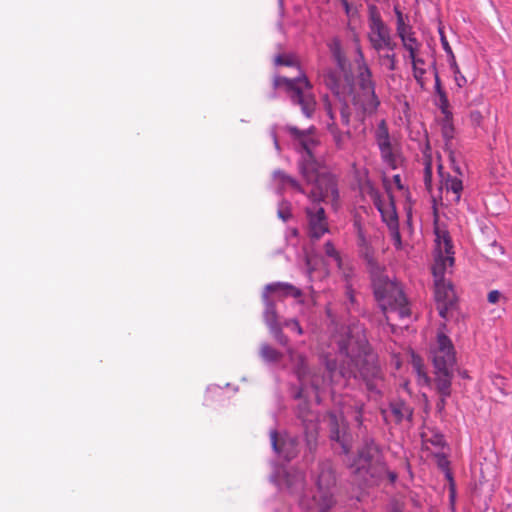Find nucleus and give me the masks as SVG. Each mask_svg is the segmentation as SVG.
I'll list each match as a JSON object with an SVG mask.
<instances>
[{
	"label": "nucleus",
	"mask_w": 512,
	"mask_h": 512,
	"mask_svg": "<svg viewBox=\"0 0 512 512\" xmlns=\"http://www.w3.org/2000/svg\"><path fill=\"white\" fill-rule=\"evenodd\" d=\"M341 366L337 372V363L327 360L326 368L330 381H338L337 377L350 378L358 375L367 383L369 389H374L376 380L381 379V369L377 355L372 351L361 324H351L337 337Z\"/></svg>",
	"instance_id": "nucleus-1"
},
{
	"label": "nucleus",
	"mask_w": 512,
	"mask_h": 512,
	"mask_svg": "<svg viewBox=\"0 0 512 512\" xmlns=\"http://www.w3.org/2000/svg\"><path fill=\"white\" fill-rule=\"evenodd\" d=\"M435 235L436 248L434 264L432 266L435 300L437 302L439 315L442 318H446L449 308H451L456 301L455 291L450 281L445 279V274L448 273L454 265V250L451 238L446 230L436 227Z\"/></svg>",
	"instance_id": "nucleus-2"
},
{
	"label": "nucleus",
	"mask_w": 512,
	"mask_h": 512,
	"mask_svg": "<svg viewBox=\"0 0 512 512\" xmlns=\"http://www.w3.org/2000/svg\"><path fill=\"white\" fill-rule=\"evenodd\" d=\"M374 296L389 323V312H395L400 319L410 316V308L400 285L382 273L375 271L371 278Z\"/></svg>",
	"instance_id": "nucleus-3"
},
{
	"label": "nucleus",
	"mask_w": 512,
	"mask_h": 512,
	"mask_svg": "<svg viewBox=\"0 0 512 512\" xmlns=\"http://www.w3.org/2000/svg\"><path fill=\"white\" fill-rule=\"evenodd\" d=\"M355 63L357 64V91L353 97V104L361 111L360 120L363 122L366 116H371L378 110L380 100L375 93V83L372 80V72L369 69L358 40H356Z\"/></svg>",
	"instance_id": "nucleus-4"
},
{
	"label": "nucleus",
	"mask_w": 512,
	"mask_h": 512,
	"mask_svg": "<svg viewBox=\"0 0 512 512\" xmlns=\"http://www.w3.org/2000/svg\"><path fill=\"white\" fill-rule=\"evenodd\" d=\"M274 86L284 87L289 93L292 102L301 107L302 113L307 118H312L316 109V100L314 95L310 92L312 84L302 71H300L299 76L295 78H287L284 76L276 77L274 79Z\"/></svg>",
	"instance_id": "nucleus-5"
},
{
	"label": "nucleus",
	"mask_w": 512,
	"mask_h": 512,
	"mask_svg": "<svg viewBox=\"0 0 512 512\" xmlns=\"http://www.w3.org/2000/svg\"><path fill=\"white\" fill-rule=\"evenodd\" d=\"M301 175L305 182L312 186L307 196L313 205H319L321 202L335 204L338 201L337 179L322 164L319 167H315V171L311 175Z\"/></svg>",
	"instance_id": "nucleus-6"
},
{
	"label": "nucleus",
	"mask_w": 512,
	"mask_h": 512,
	"mask_svg": "<svg viewBox=\"0 0 512 512\" xmlns=\"http://www.w3.org/2000/svg\"><path fill=\"white\" fill-rule=\"evenodd\" d=\"M285 130L301 147L302 157L299 162L300 174H305L306 176L311 175V173H314L315 167H319L321 164L314 156V150L320 145L316 128L311 126L308 129L301 130L296 126L287 125Z\"/></svg>",
	"instance_id": "nucleus-7"
},
{
	"label": "nucleus",
	"mask_w": 512,
	"mask_h": 512,
	"mask_svg": "<svg viewBox=\"0 0 512 512\" xmlns=\"http://www.w3.org/2000/svg\"><path fill=\"white\" fill-rule=\"evenodd\" d=\"M343 454L351 472L367 485L376 483L384 471L383 463L373 462L370 450H344Z\"/></svg>",
	"instance_id": "nucleus-8"
},
{
	"label": "nucleus",
	"mask_w": 512,
	"mask_h": 512,
	"mask_svg": "<svg viewBox=\"0 0 512 512\" xmlns=\"http://www.w3.org/2000/svg\"><path fill=\"white\" fill-rule=\"evenodd\" d=\"M316 484L314 500L319 506V512H330L335 504L333 489L336 485L335 472L330 462L320 464Z\"/></svg>",
	"instance_id": "nucleus-9"
},
{
	"label": "nucleus",
	"mask_w": 512,
	"mask_h": 512,
	"mask_svg": "<svg viewBox=\"0 0 512 512\" xmlns=\"http://www.w3.org/2000/svg\"><path fill=\"white\" fill-rule=\"evenodd\" d=\"M368 39L376 52L394 51L397 46L389 27L384 23L375 8L370 13Z\"/></svg>",
	"instance_id": "nucleus-10"
},
{
	"label": "nucleus",
	"mask_w": 512,
	"mask_h": 512,
	"mask_svg": "<svg viewBox=\"0 0 512 512\" xmlns=\"http://www.w3.org/2000/svg\"><path fill=\"white\" fill-rule=\"evenodd\" d=\"M394 13L396 16V35L401 40L403 48L408 52V57L414 58L419 55L422 43L417 39L408 16L402 13L399 6H394Z\"/></svg>",
	"instance_id": "nucleus-11"
},
{
	"label": "nucleus",
	"mask_w": 512,
	"mask_h": 512,
	"mask_svg": "<svg viewBox=\"0 0 512 512\" xmlns=\"http://www.w3.org/2000/svg\"><path fill=\"white\" fill-rule=\"evenodd\" d=\"M290 357L300 382V389L295 395L296 398H303L308 386L317 391L325 384L326 379L309 369L306 358L303 355L291 353Z\"/></svg>",
	"instance_id": "nucleus-12"
},
{
	"label": "nucleus",
	"mask_w": 512,
	"mask_h": 512,
	"mask_svg": "<svg viewBox=\"0 0 512 512\" xmlns=\"http://www.w3.org/2000/svg\"><path fill=\"white\" fill-rule=\"evenodd\" d=\"M431 353L435 370H453L456 363V353L451 340L445 334L438 333L436 346Z\"/></svg>",
	"instance_id": "nucleus-13"
},
{
	"label": "nucleus",
	"mask_w": 512,
	"mask_h": 512,
	"mask_svg": "<svg viewBox=\"0 0 512 512\" xmlns=\"http://www.w3.org/2000/svg\"><path fill=\"white\" fill-rule=\"evenodd\" d=\"M309 235L314 240H319L326 232H328V222L323 207L319 205H313L305 209Z\"/></svg>",
	"instance_id": "nucleus-14"
},
{
	"label": "nucleus",
	"mask_w": 512,
	"mask_h": 512,
	"mask_svg": "<svg viewBox=\"0 0 512 512\" xmlns=\"http://www.w3.org/2000/svg\"><path fill=\"white\" fill-rule=\"evenodd\" d=\"M373 203L381 214L382 221L386 223L388 228L399 224L395 204L391 196L382 198L378 193H375L373 195Z\"/></svg>",
	"instance_id": "nucleus-15"
},
{
	"label": "nucleus",
	"mask_w": 512,
	"mask_h": 512,
	"mask_svg": "<svg viewBox=\"0 0 512 512\" xmlns=\"http://www.w3.org/2000/svg\"><path fill=\"white\" fill-rule=\"evenodd\" d=\"M328 426L330 431V438L339 443L342 448H346V430L347 425L344 418L340 415L330 413L328 414Z\"/></svg>",
	"instance_id": "nucleus-16"
},
{
	"label": "nucleus",
	"mask_w": 512,
	"mask_h": 512,
	"mask_svg": "<svg viewBox=\"0 0 512 512\" xmlns=\"http://www.w3.org/2000/svg\"><path fill=\"white\" fill-rule=\"evenodd\" d=\"M438 174L440 177V191L443 192L445 190L447 194L451 192L453 195V200L458 201L460 199V193L463 189L462 181L457 177L450 176L448 173L445 174L442 165L438 166Z\"/></svg>",
	"instance_id": "nucleus-17"
},
{
	"label": "nucleus",
	"mask_w": 512,
	"mask_h": 512,
	"mask_svg": "<svg viewBox=\"0 0 512 512\" xmlns=\"http://www.w3.org/2000/svg\"><path fill=\"white\" fill-rule=\"evenodd\" d=\"M268 293H274L277 294L280 297H293V298H299L302 295V292L297 287L293 286L292 284L285 283V282H275L268 284L265 287V291Z\"/></svg>",
	"instance_id": "nucleus-18"
},
{
	"label": "nucleus",
	"mask_w": 512,
	"mask_h": 512,
	"mask_svg": "<svg viewBox=\"0 0 512 512\" xmlns=\"http://www.w3.org/2000/svg\"><path fill=\"white\" fill-rule=\"evenodd\" d=\"M492 388L490 390L491 394L495 398V400H500L501 398L512 393V385L511 382L501 375H492L490 377Z\"/></svg>",
	"instance_id": "nucleus-19"
},
{
	"label": "nucleus",
	"mask_w": 512,
	"mask_h": 512,
	"mask_svg": "<svg viewBox=\"0 0 512 512\" xmlns=\"http://www.w3.org/2000/svg\"><path fill=\"white\" fill-rule=\"evenodd\" d=\"M327 130L332 137L337 150H344L352 134L348 131H342L336 123H327Z\"/></svg>",
	"instance_id": "nucleus-20"
},
{
	"label": "nucleus",
	"mask_w": 512,
	"mask_h": 512,
	"mask_svg": "<svg viewBox=\"0 0 512 512\" xmlns=\"http://www.w3.org/2000/svg\"><path fill=\"white\" fill-rule=\"evenodd\" d=\"M435 385L438 393L442 397H449L451 393L452 370L437 371L435 370Z\"/></svg>",
	"instance_id": "nucleus-21"
},
{
	"label": "nucleus",
	"mask_w": 512,
	"mask_h": 512,
	"mask_svg": "<svg viewBox=\"0 0 512 512\" xmlns=\"http://www.w3.org/2000/svg\"><path fill=\"white\" fill-rule=\"evenodd\" d=\"M262 300L265 304L264 311V320L269 329L274 328L275 326L281 325L278 321V316L276 312V308L272 300L269 298V294L263 292Z\"/></svg>",
	"instance_id": "nucleus-22"
},
{
	"label": "nucleus",
	"mask_w": 512,
	"mask_h": 512,
	"mask_svg": "<svg viewBox=\"0 0 512 512\" xmlns=\"http://www.w3.org/2000/svg\"><path fill=\"white\" fill-rule=\"evenodd\" d=\"M390 411L396 422L403 420L411 421L413 416L412 408L403 401H394L390 405Z\"/></svg>",
	"instance_id": "nucleus-23"
},
{
	"label": "nucleus",
	"mask_w": 512,
	"mask_h": 512,
	"mask_svg": "<svg viewBox=\"0 0 512 512\" xmlns=\"http://www.w3.org/2000/svg\"><path fill=\"white\" fill-rule=\"evenodd\" d=\"M434 458L436 460L437 466L444 472L445 478L449 482L450 492H451L450 497H451V499H453L454 495H455V482L453 479L452 472L449 468L450 462H449L447 456L442 452L436 453L434 455Z\"/></svg>",
	"instance_id": "nucleus-24"
},
{
	"label": "nucleus",
	"mask_w": 512,
	"mask_h": 512,
	"mask_svg": "<svg viewBox=\"0 0 512 512\" xmlns=\"http://www.w3.org/2000/svg\"><path fill=\"white\" fill-rule=\"evenodd\" d=\"M412 64L413 76L417 83L420 85L422 89H425L426 78L425 75L427 73L425 68V61L419 55L414 58H409Z\"/></svg>",
	"instance_id": "nucleus-25"
},
{
	"label": "nucleus",
	"mask_w": 512,
	"mask_h": 512,
	"mask_svg": "<svg viewBox=\"0 0 512 512\" xmlns=\"http://www.w3.org/2000/svg\"><path fill=\"white\" fill-rule=\"evenodd\" d=\"M378 148L380 150V155L383 162H385L392 169L397 168L398 157L394 152L391 141L378 144Z\"/></svg>",
	"instance_id": "nucleus-26"
},
{
	"label": "nucleus",
	"mask_w": 512,
	"mask_h": 512,
	"mask_svg": "<svg viewBox=\"0 0 512 512\" xmlns=\"http://www.w3.org/2000/svg\"><path fill=\"white\" fill-rule=\"evenodd\" d=\"M360 241H361L360 245L362 247V254H363V256L367 262V265L369 267L371 278H373V273L375 271H377L378 273H382L383 271H382L381 267L378 265V263L376 262L373 249L370 246H368V244L366 243V240L363 237L360 238Z\"/></svg>",
	"instance_id": "nucleus-27"
},
{
	"label": "nucleus",
	"mask_w": 512,
	"mask_h": 512,
	"mask_svg": "<svg viewBox=\"0 0 512 512\" xmlns=\"http://www.w3.org/2000/svg\"><path fill=\"white\" fill-rule=\"evenodd\" d=\"M330 51L337 62L338 67L345 71L347 67V58L345 56V53L342 49L341 42L339 39L334 38L331 43L329 44Z\"/></svg>",
	"instance_id": "nucleus-28"
},
{
	"label": "nucleus",
	"mask_w": 512,
	"mask_h": 512,
	"mask_svg": "<svg viewBox=\"0 0 512 512\" xmlns=\"http://www.w3.org/2000/svg\"><path fill=\"white\" fill-rule=\"evenodd\" d=\"M274 180L283 187H291L294 190L305 193L303 187L300 185V183L293 177L287 175L283 171H275L273 174Z\"/></svg>",
	"instance_id": "nucleus-29"
},
{
	"label": "nucleus",
	"mask_w": 512,
	"mask_h": 512,
	"mask_svg": "<svg viewBox=\"0 0 512 512\" xmlns=\"http://www.w3.org/2000/svg\"><path fill=\"white\" fill-rule=\"evenodd\" d=\"M378 63L385 67L388 71H394L397 68V57L395 53H382L377 52Z\"/></svg>",
	"instance_id": "nucleus-30"
},
{
	"label": "nucleus",
	"mask_w": 512,
	"mask_h": 512,
	"mask_svg": "<svg viewBox=\"0 0 512 512\" xmlns=\"http://www.w3.org/2000/svg\"><path fill=\"white\" fill-rule=\"evenodd\" d=\"M260 356L268 362H278L282 358V353L264 343L260 347Z\"/></svg>",
	"instance_id": "nucleus-31"
},
{
	"label": "nucleus",
	"mask_w": 512,
	"mask_h": 512,
	"mask_svg": "<svg viewBox=\"0 0 512 512\" xmlns=\"http://www.w3.org/2000/svg\"><path fill=\"white\" fill-rule=\"evenodd\" d=\"M375 140H376L377 145L380 143H385V142L391 141L387 122L385 119H382L377 125L376 131H375Z\"/></svg>",
	"instance_id": "nucleus-32"
},
{
	"label": "nucleus",
	"mask_w": 512,
	"mask_h": 512,
	"mask_svg": "<svg viewBox=\"0 0 512 512\" xmlns=\"http://www.w3.org/2000/svg\"><path fill=\"white\" fill-rule=\"evenodd\" d=\"M441 132L443 137L449 141L454 137V126L452 123V114L443 115V119L441 121Z\"/></svg>",
	"instance_id": "nucleus-33"
},
{
	"label": "nucleus",
	"mask_w": 512,
	"mask_h": 512,
	"mask_svg": "<svg viewBox=\"0 0 512 512\" xmlns=\"http://www.w3.org/2000/svg\"><path fill=\"white\" fill-rule=\"evenodd\" d=\"M275 64L281 66L299 67V62L294 54H280L275 57Z\"/></svg>",
	"instance_id": "nucleus-34"
},
{
	"label": "nucleus",
	"mask_w": 512,
	"mask_h": 512,
	"mask_svg": "<svg viewBox=\"0 0 512 512\" xmlns=\"http://www.w3.org/2000/svg\"><path fill=\"white\" fill-rule=\"evenodd\" d=\"M438 96L437 105L441 110L443 115H450L452 112L450 111V105L445 92H441Z\"/></svg>",
	"instance_id": "nucleus-35"
},
{
	"label": "nucleus",
	"mask_w": 512,
	"mask_h": 512,
	"mask_svg": "<svg viewBox=\"0 0 512 512\" xmlns=\"http://www.w3.org/2000/svg\"><path fill=\"white\" fill-rule=\"evenodd\" d=\"M391 234V239L393 241V244L397 250L402 249V240H401V234L399 231V224L396 226H392L388 228Z\"/></svg>",
	"instance_id": "nucleus-36"
},
{
	"label": "nucleus",
	"mask_w": 512,
	"mask_h": 512,
	"mask_svg": "<svg viewBox=\"0 0 512 512\" xmlns=\"http://www.w3.org/2000/svg\"><path fill=\"white\" fill-rule=\"evenodd\" d=\"M431 182H432V165L430 160L425 161L424 167V184L428 191H431Z\"/></svg>",
	"instance_id": "nucleus-37"
},
{
	"label": "nucleus",
	"mask_w": 512,
	"mask_h": 512,
	"mask_svg": "<svg viewBox=\"0 0 512 512\" xmlns=\"http://www.w3.org/2000/svg\"><path fill=\"white\" fill-rule=\"evenodd\" d=\"M324 248H325V253L328 256L333 257L337 261L338 267H341L342 259H341L340 255L338 254L337 250L335 249L334 245L328 241L325 243Z\"/></svg>",
	"instance_id": "nucleus-38"
},
{
	"label": "nucleus",
	"mask_w": 512,
	"mask_h": 512,
	"mask_svg": "<svg viewBox=\"0 0 512 512\" xmlns=\"http://www.w3.org/2000/svg\"><path fill=\"white\" fill-rule=\"evenodd\" d=\"M270 331L274 335V337H275V339L277 340L278 343H280L283 346L287 345L288 339L283 334L282 326L281 325H278V326H275L274 328H271Z\"/></svg>",
	"instance_id": "nucleus-39"
},
{
	"label": "nucleus",
	"mask_w": 512,
	"mask_h": 512,
	"mask_svg": "<svg viewBox=\"0 0 512 512\" xmlns=\"http://www.w3.org/2000/svg\"><path fill=\"white\" fill-rule=\"evenodd\" d=\"M340 116L342 124L348 126L350 124L351 112L347 104H342L340 108Z\"/></svg>",
	"instance_id": "nucleus-40"
},
{
	"label": "nucleus",
	"mask_w": 512,
	"mask_h": 512,
	"mask_svg": "<svg viewBox=\"0 0 512 512\" xmlns=\"http://www.w3.org/2000/svg\"><path fill=\"white\" fill-rule=\"evenodd\" d=\"M426 442H430L434 446H444L445 439L442 434L431 432V437L425 440Z\"/></svg>",
	"instance_id": "nucleus-41"
},
{
	"label": "nucleus",
	"mask_w": 512,
	"mask_h": 512,
	"mask_svg": "<svg viewBox=\"0 0 512 512\" xmlns=\"http://www.w3.org/2000/svg\"><path fill=\"white\" fill-rule=\"evenodd\" d=\"M490 247L491 251L487 255V258L493 260V258L503 254V249L501 246L497 244L496 240H492V242L490 243Z\"/></svg>",
	"instance_id": "nucleus-42"
},
{
	"label": "nucleus",
	"mask_w": 512,
	"mask_h": 512,
	"mask_svg": "<svg viewBox=\"0 0 512 512\" xmlns=\"http://www.w3.org/2000/svg\"><path fill=\"white\" fill-rule=\"evenodd\" d=\"M323 102H324V109L330 118V121L328 123H336V116L333 111L331 102L328 100L327 97H324Z\"/></svg>",
	"instance_id": "nucleus-43"
},
{
	"label": "nucleus",
	"mask_w": 512,
	"mask_h": 512,
	"mask_svg": "<svg viewBox=\"0 0 512 512\" xmlns=\"http://www.w3.org/2000/svg\"><path fill=\"white\" fill-rule=\"evenodd\" d=\"M501 299L505 300V297L498 290H492L487 295V301L491 304L498 303Z\"/></svg>",
	"instance_id": "nucleus-44"
},
{
	"label": "nucleus",
	"mask_w": 512,
	"mask_h": 512,
	"mask_svg": "<svg viewBox=\"0 0 512 512\" xmlns=\"http://www.w3.org/2000/svg\"><path fill=\"white\" fill-rule=\"evenodd\" d=\"M284 326L290 328L293 331H296L298 335L303 334V330L296 319H290L284 322Z\"/></svg>",
	"instance_id": "nucleus-45"
},
{
	"label": "nucleus",
	"mask_w": 512,
	"mask_h": 512,
	"mask_svg": "<svg viewBox=\"0 0 512 512\" xmlns=\"http://www.w3.org/2000/svg\"><path fill=\"white\" fill-rule=\"evenodd\" d=\"M439 34H440V39H441V43H442V47L443 49L448 53V54H452V49L443 33V30L442 28H439Z\"/></svg>",
	"instance_id": "nucleus-46"
},
{
	"label": "nucleus",
	"mask_w": 512,
	"mask_h": 512,
	"mask_svg": "<svg viewBox=\"0 0 512 512\" xmlns=\"http://www.w3.org/2000/svg\"><path fill=\"white\" fill-rule=\"evenodd\" d=\"M340 270H342L343 276L348 281L349 278L353 276V268L349 266L348 264H344L342 262V266L339 267Z\"/></svg>",
	"instance_id": "nucleus-47"
},
{
	"label": "nucleus",
	"mask_w": 512,
	"mask_h": 512,
	"mask_svg": "<svg viewBox=\"0 0 512 512\" xmlns=\"http://www.w3.org/2000/svg\"><path fill=\"white\" fill-rule=\"evenodd\" d=\"M383 475H387V477L391 483H394L397 479V474L393 471H388L385 466H384V471H382L380 473V477L378 478V480L381 479Z\"/></svg>",
	"instance_id": "nucleus-48"
},
{
	"label": "nucleus",
	"mask_w": 512,
	"mask_h": 512,
	"mask_svg": "<svg viewBox=\"0 0 512 512\" xmlns=\"http://www.w3.org/2000/svg\"><path fill=\"white\" fill-rule=\"evenodd\" d=\"M454 73H455V81L459 87H462L464 84H466L467 80L463 75H461L458 68H456Z\"/></svg>",
	"instance_id": "nucleus-49"
},
{
	"label": "nucleus",
	"mask_w": 512,
	"mask_h": 512,
	"mask_svg": "<svg viewBox=\"0 0 512 512\" xmlns=\"http://www.w3.org/2000/svg\"><path fill=\"white\" fill-rule=\"evenodd\" d=\"M279 457L293 458L295 456V450H275Z\"/></svg>",
	"instance_id": "nucleus-50"
},
{
	"label": "nucleus",
	"mask_w": 512,
	"mask_h": 512,
	"mask_svg": "<svg viewBox=\"0 0 512 512\" xmlns=\"http://www.w3.org/2000/svg\"><path fill=\"white\" fill-rule=\"evenodd\" d=\"M435 90L437 95H439L441 92H445L441 87V82L437 72H435Z\"/></svg>",
	"instance_id": "nucleus-51"
},
{
	"label": "nucleus",
	"mask_w": 512,
	"mask_h": 512,
	"mask_svg": "<svg viewBox=\"0 0 512 512\" xmlns=\"http://www.w3.org/2000/svg\"><path fill=\"white\" fill-rule=\"evenodd\" d=\"M270 440H271L272 448H278L277 447L278 434H277L276 431H271V433H270Z\"/></svg>",
	"instance_id": "nucleus-52"
},
{
	"label": "nucleus",
	"mask_w": 512,
	"mask_h": 512,
	"mask_svg": "<svg viewBox=\"0 0 512 512\" xmlns=\"http://www.w3.org/2000/svg\"><path fill=\"white\" fill-rule=\"evenodd\" d=\"M346 294H347V297L349 298V300L351 301V303H353L354 302V291L349 283H347V286H346Z\"/></svg>",
	"instance_id": "nucleus-53"
},
{
	"label": "nucleus",
	"mask_w": 512,
	"mask_h": 512,
	"mask_svg": "<svg viewBox=\"0 0 512 512\" xmlns=\"http://www.w3.org/2000/svg\"><path fill=\"white\" fill-rule=\"evenodd\" d=\"M414 367L417 369L419 376H423L425 379H427L426 374L421 369L419 361L414 360Z\"/></svg>",
	"instance_id": "nucleus-54"
},
{
	"label": "nucleus",
	"mask_w": 512,
	"mask_h": 512,
	"mask_svg": "<svg viewBox=\"0 0 512 512\" xmlns=\"http://www.w3.org/2000/svg\"><path fill=\"white\" fill-rule=\"evenodd\" d=\"M446 398H447V397H442V396H440V400H439V402L437 403V409H438L439 411H442V410L444 409V406H445V399H446Z\"/></svg>",
	"instance_id": "nucleus-55"
},
{
	"label": "nucleus",
	"mask_w": 512,
	"mask_h": 512,
	"mask_svg": "<svg viewBox=\"0 0 512 512\" xmlns=\"http://www.w3.org/2000/svg\"><path fill=\"white\" fill-rule=\"evenodd\" d=\"M393 178H394V182H395V184L397 185V187H398L399 189H402V188H403V186H402V184H401V178H400V175H395Z\"/></svg>",
	"instance_id": "nucleus-56"
},
{
	"label": "nucleus",
	"mask_w": 512,
	"mask_h": 512,
	"mask_svg": "<svg viewBox=\"0 0 512 512\" xmlns=\"http://www.w3.org/2000/svg\"><path fill=\"white\" fill-rule=\"evenodd\" d=\"M309 428L312 430V432L315 431V424L312 422V420H310V427Z\"/></svg>",
	"instance_id": "nucleus-57"
},
{
	"label": "nucleus",
	"mask_w": 512,
	"mask_h": 512,
	"mask_svg": "<svg viewBox=\"0 0 512 512\" xmlns=\"http://www.w3.org/2000/svg\"><path fill=\"white\" fill-rule=\"evenodd\" d=\"M502 512H512V507H506Z\"/></svg>",
	"instance_id": "nucleus-58"
},
{
	"label": "nucleus",
	"mask_w": 512,
	"mask_h": 512,
	"mask_svg": "<svg viewBox=\"0 0 512 512\" xmlns=\"http://www.w3.org/2000/svg\"><path fill=\"white\" fill-rule=\"evenodd\" d=\"M331 80H332V83L330 84L331 85V89H334L335 81H334V79H331Z\"/></svg>",
	"instance_id": "nucleus-59"
},
{
	"label": "nucleus",
	"mask_w": 512,
	"mask_h": 512,
	"mask_svg": "<svg viewBox=\"0 0 512 512\" xmlns=\"http://www.w3.org/2000/svg\"><path fill=\"white\" fill-rule=\"evenodd\" d=\"M308 273H309V275H311V273H312V269L310 267L308 268Z\"/></svg>",
	"instance_id": "nucleus-60"
},
{
	"label": "nucleus",
	"mask_w": 512,
	"mask_h": 512,
	"mask_svg": "<svg viewBox=\"0 0 512 512\" xmlns=\"http://www.w3.org/2000/svg\"><path fill=\"white\" fill-rule=\"evenodd\" d=\"M392 512H401V511L398 509H394Z\"/></svg>",
	"instance_id": "nucleus-61"
}]
</instances>
